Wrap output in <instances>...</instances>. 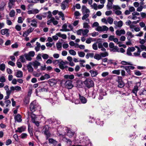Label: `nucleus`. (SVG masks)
<instances>
[{
	"label": "nucleus",
	"mask_w": 146,
	"mask_h": 146,
	"mask_svg": "<svg viewBox=\"0 0 146 146\" xmlns=\"http://www.w3.org/2000/svg\"><path fill=\"white\" fill-rule=\"evenodd\" d=\"M120 63L123 65H132L131 62H127L124 61H122Z\"/></svg>",
	"instance_id": "37998d69"
},
{
	"label": "nucleus",
	"mask_w": 146,
	"mask_h": 146,
	"mask_svg": "<svg viewBox=\"0 0 146 146\" xmlns=\"http://www.w3.org/2000/svg\"><path fill=\"white\" fill-rule=\"evenodd\" d=\"M67 25L65 23L64 24L62 27V29H60V31H69L70 30L67 28Z\"/></svg>",
	"instance_id": "dca6fc26"
},
{
	"label": "nucleus",
	"mask_w": 146,
	"mask_h": 146,
	"mask_svg": "<svg viewBox=\"0 0 146 146\" xmlns=\"http://www.w3.org/2000/svg\"><path fill=\"white\" fill-rule=\"evenodd\" d=\"M139 95H146V90L144 89H143L140 91L139 92Z\"/></svg>",
	"instance_id": "79ce46f5"
},
{
	"label": "nucleus",
	"mask_w": 146,
	"mask_h": 146,
	"mask_svg": "<svg viewBox=\"0 0 146 146\" xmlns=\"http://www.w3.org/2000/svg\"><path fill=\"white\" fill-rule=\"evenodd\" d=\"M82 142L83 145L86 146L88 145L90 143V140L88 139V137H83Z\"/></svg>",
	"instance_id": "9b49d317"
},
{
	"label": "nucleus",
	"mask_w": 146,
	"mask_h": 146,
	"mask_svg": "<svg viewBox=\"0 0 146 146\" xmlns=\"http://www.w3.org/2000/svg\"><path fill=\"white\" fill-rule=\"evenodd\" d=\"M48 82L51 86H53L56 84L57 81L54 79H51L48 80Z\"/></svg>",
	"instance_id": "2eb2a0df"
},
{
	"label": "nucleus",
	"mask_w": 146,
	"mask_h": 146,
	"mask_svg": "<svg viewBox=\"0 0 146 146\" xmlns=\"http://www.w3.org/2000/svg\"><path fill=\"white\" fill-rule=\"evenodd\" d=\"M107 21L110 24H111L113 23V19L112 18L109 17L108 18Z\"/></svg>",
	"instance_id": "864d4df0"
},
{
	"label": "nucleus",
	"mask_w": 146,
	"mask_h": 146,
	"mask_svg": "<svg viewBox=\"0 0 146 146\" xmlns=\"http://www.w3.org/2000/svg\"><path fill=\"white\" fill-rule=\"evenodd\" d=\"M31 64L32 63L30 62L27 65L28 71L30 72H33V68L31 66V65H32Z\"/></svg>",
	"instance_id": "b1692460"
},
{
	"label": "nucleus",
	"mask_w": 146,
	"mask_h": 146,
	"mask_svg": "<svg viewBox=\"0 0 146 146\" xmlns=\"http://www.w3.org/2000/svg\"><path fill=\"white\" fill-rule=\"evenodd\" d=\"M42 56L44 60H46L49 58L48 55L46 54H43Z\"/></svg>",
	"instance_id": "4d7b16f0"
},
{
	"label": "nucleus",
	"mask_w": 146,
	"mask_h": 146,
	"mask_svg": "<svg viewBox=\"0 0 146 146\" xmlns=\"http://www.w3.org/2000/svg\"><path fill=\"white\" fill-rule=\"evenodd\" d=\"M112 73L113 74L119 75L120 74V70H115L112 71Z\"/></svg>",
	"instance_id": "5fc2aeb1"
},
{
	"label": "nucleus",
	"mask_w": 146,
	"mask_h": 146,
	"mask_svg": "<svg viewBox=\"0 0 146 146\" xmlns=\"http://www.w3.org/2000/svg\"><path fill=\"white\" fill-rule=\"evenodd\" d=\"M48 141L49 143L53 144L54 145H55L57 143L56 141L52 138L49 139Z\"/></svg>",
	"instance_id": "c9c22d12"
},
{
	"label": "nucleus",
	"mask_w": 146,
	"mask_h": 146,
	"mask_svg": "<svg viewBox=\"0 0 146 146\" xmlns=\"http://www.w3.org/2000/svg\"><path fill=\"white\" fill-rule=\"evenodd\" d=\"M67 129L68 131L67 133V135L70 138L72 137L74 135V133L72 132L70 130H69L67 128H66Z\"/></svg>",
	"instance_id": "c756f323"
},
{
	"label": "nucleus",
	"mask_w": 146,
	"mask_h": 146,
	"mask_svg": "<svg viewBox=\"0 0 146 146\" xmlns=\"http://www.w3.org/2000/svg\"><path fill=\"white\" fill-rule=\"evenodd\" d=\"M36 46L35 47V49L36 52H38L40 50V47L41 46L39 42H36Z\"/></svg>",
	"instance_id": "7c9ffc66"
},
{
	"label": "nucleus",
	"mask_w": 146,
	"mask_h": 146,
	"mask_svg": "<svg viewBox=\"0 0 146 146\" xmlns=\"http://www.w3.org/2000/svg\"><path fill=\"white\" fill-rule=\"evenodd\" d=\"M39 108L40 106L37 104L36 100L33 101L30 104V109L32 112H34Z\"/></svg>",
	"instance_id": "7ed1b4c3"
},
{
	"label": "nucleus",
	"mask_w": 146,
	"mask_h": 146,
	"mask_svg": "<svg viewBox=\"0 0 146 146\" xmlns=\"http://www.w3.org/2000/svg\"><path fill=\"white\" fill-rule=\"evenodd\" d=\"M108 28L106 26L103 25L102 26H98L97 27L96 30L99 32L107 31L108 30Z\"/></svg>",
	"instance_id": "6e6552de"
},
{
	"label": "nucleus",
	"mask_w": 146,
	"mask_h": 146,
	"mask_svg": "<svg viewBox=\"0 0 146 146\" xmlns=\"http://www.w3.org/2000/svg\"><path fill=\"white\" fill-rule=\"evenodd\" d=\"M27 22L30 24L33 27H37V21L35 19H32L31 18H28L26 20Z\"/></svg>",
	"instance_id": "423d86ee"
},
{
	"label": "nucleus",
	"mask_w": 146,
	"mask_h": 146,
	"mask_svg": "<svg viewBox=\"0 0 146 146\" xmlns=\"http://www.w3.org/2000/svg\"><path fill=\"white\" fill-rule=\"evenodd\" d=\"M143 7L142 5H141L139 7H138L137 9V11L139 12L141 11H142Z\"/></svg>",
	"instance_id": "774afa93"
},
{
	"label": "nucleus",
	"mask_w": 146,
	"mask_h": 146,
	"mask_svg": "<svg viewBox=\"0 0 146 146\" xmlns=\"http://www.w3.org/2000/svg\"><path fill=\"white\" fill-rule=\"evenodd\" d=\"M69 52L70 54L73 56L75 55L76 54V52L73 50H69Z\"/></svg>",
	"instance_id": "6e6d98bb"
},
{
	"label": "nucleus",
	"mask_w": 146,
	"mask_h": 146,
	"mask_svg": "<svg viewBox=\"0 0 146 146\" xmlns=\"http://www.w3.org/2000/svg\"><path fill=\"white\" fill-rule=\"evenodd\" d=\"M125 70L129 75H131V71L128 66H126Z\"/></svg>",
	"instance_id": "338daca9"
},
{
	"label": "nucleus",
	"mask_w": 146,
	"mask_h": 146,
	"mask_svg": "<svg viewBox=\"0 0 146 146\" xmlns=\"http://www.w3.org/2000/svg\"><path fill=\"white\" fill-rule=\"evenodd\" d=\"M122 78L120 76H118V78L117 81L118 83L117 86L120 88L123 87L125 86V84L122 81Z\"/></svg>",
	"instance_id": "0eeeda50"
},
{
	"label": "nucleus",
	"mask_w": 146,
	"mask_h": 146,
	"mask_svg": "<svg viewBox=\"0 0 146 146\" xmlns=\"http://www.w3.org/2000/svg\"><path fill=\"white\" fill-rule=\"evenodd\" d=\"M31 64L36 69L37 68L38 66L40 65V62L36 60L34 62L32 63Z\"/></svg>",
	"instance_id": "aec40b11"
},
{
	"label": "nucleus",
	"mask_w": 146,
	"mask_h": 146,
	"mask_svg": "<svg viewBox=\"0 0 146 146\" xmlns=\"http://www.w3.org/2000/svg\"><path fill=\"white\" fill-rule=\"evenodd\" d=\"M69 1H64L61 4V7L62 9L64 10L67 6Z\"/></svg>",
	"instance_id": "f8f14e48"
},
{
	"label": "nucleus",
	"mask_w": 146,
	"mask_h": 146,
	"mask_svg": "<svg viewBox=\"0 0 146 146\" xmlns=\"http://www.w3.org/2000/svg\"><path fill=\"white\" fill-rule=\"evenodd\" d=\"M91 73V76L92 77H95L98 74V73L97 71H93L91 70L90 71Z\"/></svg>",
	"instance_id": "2f4dec72"
},
{
	"label": "nucleus",
	"mask_w": 146,
	"mask_h": 146,
	"mask_svg": "<svg viewBox=\"0 0 146 146\" xmlns=\"http://www.w3.org/2000/svg\"><path fill=\"white\" fill-rule=\"evenodd\" d=\"M94 58L95 59H96L98 60H100L102 59V58L101 57V56L100 54H95Z\"/></svg>",
	"instance_id": "e433bc0d"
},
{
	"label": "nucleus",
	"mask_w": 146,
	"mask_h": 146,
	"mask_svg": "<svg viewBox=\"0 0 146 146\" xmlns=\"http://www.w3.org/2000/svg\"><path fill=\"white\" fill-rule=\"evenodd\" d=\"M26 129V127L25 126H21L17 128V129L15 130L16 132L22 133L23 131H25Z\"/></svg>",
	"instance_id": "4468645a"
},
{
	"label": "nucleus",
	"mask_w": 146,
	"mask_h": 146,
	"mask_svg": "<svg viewBox=\"0 0 146 146\" xmlns=\"http://www.w3.org/2000/svg\"><path fill=\"white\" fill-rule=\"evenodd\" d=\"M64 140L66 142L67 144L69 146H70L72 143V141L70 139L65 138Z\"/></svg>",
	"instance_id": "393cba45"
},
{
	"label": "nucleus",
	"mask_w": 146,
	"mask_h": 146,
	"mask_svg": "<svg viewBox=\"0 0 146 146\" xmlns=\"http://www.w3.org/2000/svg\"><path fill=\"white\" fill-rule=\"evenodd\" d=\"M108 1V4L107 5V8L109 9H111L112 7L113 4L112 1Z\"/></svg>",
	"instance_id": "f704fd0d"
},
{
	"label": "nucleus",
	"mask_w": 146,
	"mask_h": 146,
	"mask_svg": "<svg viewBox=\"0 0 146 146\" xmlns=\"http://www.w3.org/2000/svg\"><path fill=\"white\" fill-rule=\"evenodd\" d=\"M5 68V66L4 64H0V70L2 71H4Z\"/></svg>",
	"instance_id": "de8ad7c7"
},
{
	"label": "nucleus",
	"mask_w": 146,
	"mask_h": 146,
	"mask_svg": "<svg viewBox=\"0 0 146 146\" xmlns=\"http://www.w3.org/2000/svg\"><path fill=\"white\" fill-rule=\"evenodd\" d=\"M82 11L83 16L82 17V19L84 20L87 18L89 16L90 11L88 9H87L86 6H83L82 7Z\"/></svg>",
	"instance_id": "f257e3e1"
},
{
	"label": "nucleus",
	"mask_w": 146,
	"mask_h": 146,
	"mask_svg": "<svg viewBox=\"0 0 146 146\" xmlns=\"http://www.w3.org/2000/svg\"><path fill=\"white\" fill-rule=\"evenodd\" d=\"M15 11L13 10H11L10 11V12L9 13V15L10 17H13L15 16Z\"/></svg>",
	"instance_id": "bf43d9fd"
},
{
	"label": "nucleus",
	"mask_w": 146,
	"mask_h": 146,
	"mask_svg": "<svg viewBox=\"0 0 146 146\" xmlns=\"http://www.w3.org/2000/svg\"><path fill=\"white\" fill-rule=\"evenodd\" d=\"M53 97L52 98V100L51 101H50L51 103L53 105H54L55 103L53 102V101H56L58 100V98L57 97V94L56 93H54L53 94Z\"/></svg>",
	"instance_id": "f3484780"
},
{
	"label": "nucleus",
	"mask_w": 146,
	"mask_h": 146,
	"mask_svg": "<svg viewBox=\"0 0 146 146\" xmlns=\"http://www.w3.org/2000/svg\"><path fill=\"white\" fill-rule=\"evenodd\" d=\"M47 13L48 14V15L47 16V17L48 18H51L52 17V15L51 14V13L50 11H49L48 13H44V14L45 15H47Z\"/></svg>",
	"instance_id": "680f3d73"
},
{
	"label": "nucleus",
	"mask_w": 146,
	"mask_h": 146,
	"mask_svg": "<svg viewBox=\"0 0 146 146\" xmlns=\"http://www.w3.org/2000/svg\"><path fill=\"white\" fill-rule=\"evenodd\" d=\"M78 56L81 57H83L84 56L85 53L84 52L81 51H78Z\"/></svg>",
	"instance_id": "49530a36"
},
{
	"label": "nucleus",
	"mask_w": 146,
	"mask_h": 146,
	"mask_svg": "<svg viewBox=\"0 0 146 146\" xmlns=\"http://www.w3.org/2000/svg\"><path fill=\"white\" fill-rule=\"evenodd\" d=\"M64 85L65 87L68 89H71L73 87V85L72 84V81L70 80L66 81Z\"/></svg>",
	"instance_id": "9d476101"
},
{
	"label": "nucleus",
	"mask_w": 146,
	"mask_h": 146,
	"mask_svg": "<svg viewBox=\"0 0 146 146\" xmlns=\"http://www.w3.org/2000/svg\"><path fill=\"white\" fill-rule=\"evenodd\" d=\"M51 20L52 22L54 25H56L58 24V22L57 21L55 20V19L54 17H52L51 18Z\"/></svg>",
	"instance_id": "8fccbe9b"
},
{
	"label": "nucleus",
	"mask_w": 146,
	"mask_h": 146,
	"mask_svg": "<svg viewBox=\"0 0 146 146\" xmlns=\"http://www.w3.org/2000/svg\"><path fill=\"white\" fill-rule=\"evenodd\" d=\"M82 34L84 36H88L87 33H88L89 30L88 29H82Z\"/></svg>",
	"instance_id": "72a5a7b5"
},
{
	"label": "nucleus",
	"mask_w": 146,
	"mask_h": 146,
	"mask_svg": "<svg viewBox=\"0 0 146 146\" xmlns=\"http://www.w3.org/2000/svg\"><path fill=\"white\" fill-rule=\"evenodd\" d=\"M90 27L89 25H88V23H83V28L85 29H89Z\"/></svg>",
	"instance_id": "052dcab7"
},
{
	"label": "nucleus",
	"mask_w": 146,
	"mask_h": 146,
	"mask_svg": "<svg viewBox=\"0 0 146 146\" xmlns=\"http://www.w3.org/2000/svg\"><path fill=\"white\" fill-rule=\"evenodd\" d=\"M138 90V87L137 85H135L134 87V88L132 90V92L135 94L136 96L137 95V93Z\"/></svg>",
	"instance_id": "58836bf2"
},
{
	"label": "nucleus",
	"mask_w": 146,
	"mask_h": 146,
	"mask_svg": "<svg viewBox=\"0 0 146 146\" xmlns=\"http://www.w3.org/2000/svg\"><path fill=\"white\" fill-rule=\"evenodd\" d=\"M126 35L128 36L127 38L128 40H129L131 38L134 37V35H133L132 33L130 32H127Z\"/></svg>",
	"instance_id": "bb28decb"
},
{
	"label": "nucleus",
	"mask_w": 146,
	"mask_h": 146,
	"mask_svg": "<svg viewBox=\"0 0 146 146\" xmlns=\"http://www.w3.org/2000/svg\"><path fill=\"white\" fill-rule=\"evenodd\" d=\"M100 55L101 56V57H105L108 56V54L107 52H105L104 53H101Z\"/></svg>",
	"instance_id": "3c124183"
},
{
	"label": "nucleus",
	"mask_w": 146,
	"mask_h": 146,
	"mask_svg": "<svg viewBox=\"0 0 146 146\" xmlns=\"http://www.w3.org/2000/svg\"><path fill=\"white\" fill-rule=\"evenodd\" d=\"M56 35L58 36L61 37L63 39H66L67 38V36L66 34H62L60 33H59L56 34Z\"/></svg>",
	"instance_id": "c85d7f7f"
},
{
	"label": "nucleus",
	"mask_w": 146,
	"mask_h": 146,
	"mask_svg": "<svg viewBox=\"0 0 146 146\" xmlns=\"http://www.w3.org/2000/svg\"><path fill=\"white\" fill-rule=\"evenodd\" d=\"M56 46L58 50H61L62 48V44L61 43H57L56 44Z\"/></svg>",
	"instance_id": "c03bdc74"
},
{
	"label": "nucleus",
	"mask_w": 146,
	"mask_h": 146,
	"mask_svg": "<svg viewBox=\"0 0 146 146\" xmlns=\"http://www.w3.org/2000/svg\"><path fill=\"white\" fill-rule=\"evenodd\" d=\"M141 51L140 50L139 48H138L137 52H134L133 53V55L135 56H140V53Z\"/></svg>",
	"instance_id": "a19ab883"
},
{
	"label": "nucleus",
	"mask_w": 146,
	"mask_h": 146,
	"mask_svg": "<svg viewBox=\"0 0 146 146\" xmlns=\"http://www.w3.org/2000/svg\"><path fill=\"white\" fill-rule=\"evenodd\" d=\"M79 99L82 104H85L87 102V100L83 96H81L80 94L79 95Z\"/></svg>",
	"instance_id": "a211bd4d"
},
{
	"label": "nucleus",
	"mask_w": 146,
	"mask_h": 146,
	"mask_svg": "<svg viewBox=\"0 0 146 146\" xmlns=\"http://www.w3.org/2000/svg\"><path fill=\"white\" fill-rule=\"evenodd\" d=\"M111 51L114 52H119V50L117 46H115L112 49Z\"/></svg>",
	"instance_id": "603ef678"
},
{
	"label": "nucleus",
	"mask_w": 146,
	"mask_h": 146,
	"mask_svg": "<svg viewBox=\"0 0 146 146\" xmlns=\"http://www.w3.org/2000/svg\"><path fill=\"white\" fill-rule=\"evenodd\" d=\"M45 18V17L43 15H36V18L38 19L39 20H41L42 19V17Z\"/></svg>",
	"instance_id": "e2e57ef3"
},
{
	"label": "nucleus",
	"mask_w": 146,
	"mask_h": 146,
	"mask_svg": "<svg viewBox=\"0 0 146 146\" xmlns=\"http://www.w3.org/2000/svg\"><path fill=\"white\" fill-rule=\"evenodd\" d=\"M92 41V38L90 37L86 40V42L87 44H90L91 43V42Z\"/></svg>",
	"instance_id": "0e129e2a"
},
{
	"label": "nucleus",
	"mask_w": 146,
	"mask_h": 146,
	"mask_svg": "<svg viewBox=\"0 0 146 146\" xmlns=\"http://www.w3.org/2000/svg\"><path fill=\"white\" fill-rule=\"evenodd\" d=\"M6 79L4 76H2L0 77V82H5Z\"/></svg>",
	"instance_id": "69168bd1"
},
{
	"label": "nucleus",
	"mask_w": 146,
	"mask_h": 146,
	"mask_svg": "<svg viewBox=\"0 0 146 146\" xmlns=\"http://www.w3.org/2000/svg\"><path fill=\"white\" fill-rule=\"evenodd\" d=\"M68 64V62L66 61H63L62 60H60L59 65L60 68L64 70L65 68L67 67V66H64L65 65Z\"/></svg>",
	"instance_id": "1a4fd4ad"
},
{
	"label": "nucleus",
	"mask_w": 146,
	"mask_h": 146,
	"mask_svg": "<svg viewBox=\"0 0 146 146\" xmlns=\"http://www.w3.org/2000/svg\"><path fill=\"white\" fill-rule=\"evenodd\" d=\"M15 121H17V122H21L22 121L21 116L19 114H17L15 117Z\"/></svg>",
	"instance_id": "6ab92c4d"
},
{
	"label": "nucleus",
	"mask_w": 146,
	"mask_h": 146,
	"mask_svg": "<svg viewBox=\"0 0 146 146\" xmlns=\"http://www.w3.org/2000/svg\"><path fill=\"white\" fill-rule=\"evenodd\" d=\"M134 71L135 74L137 76H139L141 75L142 74L141 73L139 70H135Z\"/></svg>",
	"instance_id": "13d9d810"
},
{
	"label": "nucleus",
	"mask_w": 146,
	"mask_h": 146,
	"mask_svg": "<svg viewBox=\"0 0 146 146\" xmlns=\"http://www.w3.org/2000/svg\"><path fill=\"white\" fill-rule=\"evenodd\" d=\"M115 33L116 35L119 36H121V35H124L125 33V31L124 29L117 30L116 31Z\"/></svg>",
	"instance_id": "ddd939ff"
},
{
	"label": "nucleus",
	"mask_w": 146,
	"mask_h": 146,
	"mask_svg": "<svg viewBox=\"0 0 146 146\" xmlns=\"http://www.w3.org/2000/svg\"><path fill=\"white\" fill-rule=\"evenodd\" d=\"M50 78L49 75L48 74H45L44 76H41L40 79L41 80H44L45 79H48Z\"/></svg>",
	"instance_id": "412c9836"
},
{
	"label": "nucleus",
	"mask_w": 146,
	"mask_h": 146,
	"mask_svg": "<svg viewBox=\"0 0 146 146\" xmlns=\"http://www.w3.org/2000/svg\"><path fill=\"white\" fill-rule=\"evenodd\" d=\"M31 121L35 123V124L38 127L39 125V122L38 121H36V118L35 117H33V116L31 117Z\"/></svg>",
	"instance_id": "5701e85b"
},
{
	"label": "nucleus",
	"mask_w": 146,
	"mask_h": 146,
	"mask_svg": "<svg viewBox=\"0 0 146 146\" xmlns=\"http://www.w3.org/2000/svg\"><path fill=\"white\" fill-rule=\"evenodd\" d=\"M15 1H10L9 3L8 7L10 8H11L13 5L14 3L15 2Z\"/></svg>",
	"instance_id": "09e8293b"
},
{
	"label": "nucleus",
	"mask_w": 146,
	"mask_h": 146,
	"mask_svg": "<svg viewBox=\"0 0 146 146\" xmlns=\"http://www.w3.org/2000/svg\"><path fill=\"white\" fill-rule=\"evenodd\" d=\"M23 76V72L21 71H18L16 75V76L17 78H21Z\"/></svg>",
	"instance_id": "473e14b6"
},
{
	"label": "nucleus",
	"mask_w": 146,
	"mask_h": 146,
	"mask_svg": "<svg viewBox=\"0 0 146 146\" xmlns=\"http://www.w3.org/2000/svg\"><path fill=\"white\" fill-rule=\"evenodd\" d=\"M50 127L48 125H46L43 127L42 130V132L46 136V139H48L51 135L49 131Z\"/></svg>",
	"instance_id": "f03ea898"
},
{
	"label": "nucleus",
	"mask_w": 146,
	"mask_h": 146,
	"mask_svg": "<svg viewBox=\"0 0 146 146\" xmlns=\"http://www.w3.org/2000/svg\"><path fill=\"white\" fill-rule=\"evenodd\" d=\"M25 56L21 55L20 56L19 59L20 61L22 63H24L25 62Z\"/></svg>",
	"instance_id": "a18cd8bd"
},
{
	"label": "nucleus",
	"mask_w": 146,
	"mask_h": 146,
	"mask_svg": "<svg viewBox=\"0 0 146 146\" xmlns=\"http://www.w3.org/2000/svg\"><path fill=\"white\" fill-rule=\"evenodd\" d=\"M10 89L13 91L16 90L17 91H21V88L18 86H17L15 87L11 86L10 87Z\"/></svg>",
	"instance_id": "4be33fe9"
},
{
	"label": "nucleus",
	"mask_w": 146,
	"mask_h": 146,
	"mask_svg": "<svg viewBox=\"0 0 146 146\" xmlns=\"http://www.w3.org/2000/svg\"><path fill=\"white\" fill-rule=\"evenodd\" d=\"M84 83L86 86L88 88H90L94 85L93 81L90 78L86 79L84 82Z\"/></svg>",
	"instance_id": "20e7f679"
},
{
	"label": "nucleus",
	"mask_w": 146,
	"mask_h": 146,
	"mask_svg": "<svg viewBox=\"0 0 146 146\" xmlns=\"http://www.w3.org/2000/svg\"><path fill=\"white\" fill-rule=\"evenodd\" d=\"M64 77L65 79H69L70 80H72L74 78V76L73 74L70 75L66 74L64 76Z\"/></svg>",
	"instance_id": "cd10ccee"
},
{
	"label": "nucleus",
	"mask_w": 146,
	"mask_h": 146,
	"mask_svg": "<svg viewBox=\"0 0 146 146\" xmlns=\"http://www.w3.org/2000/svg\"><path fill=\"white\" fill-rule=\"evenodd\" d=\"M9 31V29H2L1 30V33L3 35H5L8 33Z\"/></svg>",
	"instance_id": "4c0bfd02"
},
{
	"label": "nucleus",
	"mask_w": 146,
	"mask_h": 146,
	"mask_svg": "<svg viewBox=\"0 0 146 146\" xmlns=\"http://www.w3.org/2000/svg\"><path fill=\"white\" fill-rule=\"evenodd\" d=\"M38 1H28V2L30 3H31L30 4L28 5V6L30 8V7L33 6L34 5L33 4L31 3H37L38 2Z\"/></svg>",
	"instance_id": "a878e982"
},
{
	"label": "nucleus",
	"mask_w": 146,
	"mask_h": 146,
	"mask_svg": "<svg viewBox=\"0 0 146 146\" xmlns=\"http://www.w3.org/2000/svg\"><path fill=\"white\" fill-rule=\"evenodd\" d=\"M35 54V53L34 51H31L27 54H24L25 56L26 59L28 61H31L32 58V57H33Z\"/></svg>",
	"instance_id": "39448f33"
},
{
	"label": "nucleus",
	"mask_w": 146,
	"mask_h": 146,
	"mask_svg": "<svg viewBox=\"0 0 146 146\" xmlns=\"http://www.w3.org/2000/svg\"><path fill=\"white\" fill-rule=\"evenodd\" d=\"M96 123L98 125H100V126L103 125L104 124V122L103 121H100V119H97L96 120Z\"/></svg>",
	"instance_id": "ea45409f"
}]
</instances>
